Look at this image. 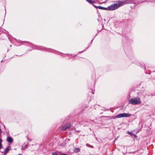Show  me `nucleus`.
<instances>
[{"label":"nucleus","mask_w":155,"mask_h":155,"mask_svg":"<svg viewBox=\"0 0 155 155\" xmlns=\"http://www.w3.org/2000/svg\"><path fill=\"white\" fill-rule=\"evenodd\" d=\"M123 5V2L121 1H118L114 5H111L107 8L108 10H113L116 9L122 6Z\"/></svg>","instance_id":"nucleus-1"},{"label":"nucleus","mask_w":155,"mask_h":155,"mask_svg":"<svg viewBox=\"0 0 155 155\" xmlns=\"http://www.w3.org/2000/svg\"><path fill=\"white\" fill-rule=\"evenodd\" d=\"M129 102L133 105H137L141 103L140 98L138 97H135L129 100Z\"/></svg>","instance_id":"nucleus-2"},{"label":"nucleus","mask_w":155,"mask_h":155,"mask_svg":"<svg viewBox=\"0 0 155 155\" xmlns=\"http://www.w3.org/2000/svg\"><path fill=\"white\" fill-rule=\"evenodd\" d=\"M71 126V124L69 123L66 124L64 126L62 127V130L64 131L68 129H69Z\"/></svg>","instance_id":"nucleus-3"},{"label":"nucleus","mask_w":155,"mask_h":155,"mask_svg":"<svg viewBox=\"0 0 155 155\" xmlns=\"http://www.w3.org/2000/svg\"><path fill=\"white\" fill-rule=\"evenodd\" d=\"M7 141L9 143H11L13 142V140L12 138L8 136L7 138Z\"/></svg>","instance_id":"nucleus-4"},{"label":"nucleus","mask_w":155,"mask_h":155,"mask_svg":"<svg viewBox=\"0 0 155 155\" xmlns=\"http://www.w3.org/2000/svg\"><path fill=\"white\" fill-rule=\"evenodd\" d=\"M11 149V147L10 146H8V147L6 148L4 152V154L5 155L7 152Z\"/></svg>","instance_id":"nucleus-5"},{"label":"nucleus","mask_w":155,"mask_h":155,"mask_svg":"<svg viewBox=\"0 0 155 155\" xmlns=\"http://www.w3.org/2000/svg\"><path fill=\"white\" fill-rule=\"evenodd\" d=\"M124 4H130V3H133L132 2L131 0H125L124 1ZM134 4H136V3H134Z\"/></svg>","instance_id":"nucleus-6"},{"label":"nucleus","mask_w":155,"mask_h":155,"mask_svg":"<svg viewBox=\"0 0 155 155\" xmlns=\"http://www.w3.org/2000/svg\"><path fill=\"white\" fill-rule=\"evenodd\" d=\"M132 115L131 114L128 113H123V117H129L130 116Z\"/></svg>","instance_id":"nucleus-7"},{"label":"nucleus","mask_w":155,"mask_h":155,"mask_svg":"<svg viewBox=\"0 0 155 155\" xmlns=\"http://www.w3.org/2000/svg\"><path fill=\"white\" fill-rule=\"evenodd\" d=\"M94 6L96 8H98L99 9H102V10H107V8L104 7H102V6H97V7H96L95 6Z\"/></svg>","instance_id":"nucleus-8"},{"label":"nucleus","mask_w":155,"mask_h":155,"mask_svg":"<svg viewBox=\"0 0 155 155\" xmlns=\"http://www.w3.org/2000/svg\"><path fill=\"white\" fill-rule=\"evenodd\" d=\"M116 117L117 118H120L123 117V113L120 114H117L116 116Z\"/></svg>","instance_id":"nucleus-9"},{"label":"nucleus","mask_w":155,"mask_h":155,"mask_svg":"<svg viewBox=\"0 0 155 155\" xmlns=\"http://www.w3.org/2000/svg\"><path fill=\"white\" fill-rule=\"evenodd\" d=\"M80 149L78 147L75 148L74 149V151L75 152L78 153L80 152Z\"/></svg>","instance_id":"nucleus-10"},{"label":"nucleus","mask_w":155,"mask_h":155,"mask_svg":"<svg viewBox=\"0 0 155 155\" xmlns=\"http://www.w3.org/2000/svg\"><path fill=\"white\" fill-rule=\"evenodd\" d=\"M87 2L90 4H93L94 3V2L91 0H86Z\"/></svg>","instance_id":"nucleus-11"},{"label":"nucleus","mask_w":155,"mask_h":155,"mask_svg":"<svg viewBox=\"0 0 155 155\" xmlns=\"http://www.w3.org/2000/svg\"><path fill=\"white\" fill-rule=\"evenodd\" d=\"M86 145L87 147H91V148H94V147L93 146L90 145L89 144H86Z\"/></svg>","instance_id":"nucleus-12"},{"label":"nucleus","mask_w":155,"mask_h":155,"mask_svg":"<svg viewBox=\"0 0 155 155\" xmlns=\"http://www.w3.org/2000/svg\"><path fill=\"white\" fill-rule=\"evenodd\" d=\"M52 155H58L57 153L55 152H54L52 153Z\"/></svg>","instance_id":"nucleus-13"},{"label":"nucleus","mask_w":155,"mask_h":155,"mask_svg":"<svg viewBox=\"0 0 155 155\" xmlns=\"http://www.w3.org/2000/svg\"><path fill=\"white\" fill-rule=\"evenodd\" d=\"M127 133L130 135H132L133 134L132 132H128Z\"/></svg>","instance_id":"nucleus-14"},{"label":"nucleus","mask_w":155,"mask_h":155,"mask_svg":"<svg viewBox=\"0 0 155 155\" xmlns=\"http://www.w3.org/2000/svg\"><path fill=\"white\" fill-rule=\"evenodd\" d=\"M133 136H134V137L135 138H137V136L135 134H133Z\"/></svg>","instance_id":"nucleus-15"},{"label":"nucleus","mask_w":155,"mask_h":155,"mask_svg":"<svg viewBox=\"0 0 155 155\" xmlns=\"http://www.w3.org/2000/svg\"><path fill=\"white\" fill-rule=\"evenodd\" d=\"M0 141H1V143L2 142V140L1 139ZM1 146H2V144L1 143Z\"/></svg>","instance_id":"nucleus-16"},{"label":"nucleus","mask_w":155,"mask_h":155,"mask_svg":"<svg viewBox=\"0 0 155 155\" xmlns=\"http://www.w3.org/2000/svg\"><path fill=\"white\" fill-rule=\"evenodd\" d=\"M27 140L30 141H31V140L29 139L28 137H27Z\"/></svg>","instance_id":"nucleus-17"},{"label":"nucleus","mask_w":155,"mask_h":155,"mask_svg":"<svg viewBox=\"0 0 155 155\" xmlns=\"http://www.w3.org/2000/svg\"><path fill=\"white\" fill-rule=\"evenodd\" d=\"M25 147H26V148H27L28 147H27V145H25Z\"/></svg>","instance_id":"nucleus-18"},{"label":"nucleus","mask_w":155,"mask_h":155,"mask_svg":"<svg viewBox=\"0 0 155 155\" xmlns=\"http://www.w3.org/2000/svg\"><path fill=\"white\" fill-rule=\"evenodd\" d=\"M137 4H139V3H140V2H137Z\"/></svg>","instance_id":"nucleus-19"},{"label":"nucleus","mask_w":155,"mask_h":155,"mask_svg":"<svg viewBox=\"0 0 155 155\" xmlns=\"http://www.w3.org/2000/svg\"><path fill=\"white\" fill-rule=\"evenodd\" d=\"M83 51H80L79 52V53H81V52H83Z\"/></svg>","instance_id":"nucleus-20"},{"label":"nucleus","mask_w":155,"mask_h":155,"mask_svg":"<svg viewBox=\"0 0 155 155\" xmlns=\"http://www.w3.org/2000/svg\"><path fill=\"white\" fill-rule=\"evenodd\" d=\"M140 2V3H142V2Z\"/></svg>","instance_id":"nucleus-21"},{"label":"nucleus","mask_w":155,"mask_h":155,"mask_svg":"<svg viewBox=\"0 0 155 155\" xmlns=\"http://www.w3.org/2000/svg\"><path fill=\"white\" fill-rule=\"evenodd\" d=\"M2 62V61H1V62Z\"/></svg>","instance_id":"nucleus-22"},{"label":"nucleus","mask_w":155,"mask_h":155,"mask_svg":"<svg viewBox=\"0 0 155 155\" xmlns=\"http://www.w3.org/2000/svg\"><path fill=\"white\" fill-rule=\"evenodd\" d=\"M3 126L4 127H5V126L3 125Z\"/></svg>","instance_id":"nucleus-23"},{"label":"nucleus","mask_w":155,"mask_h":155,"mask_svg":"<svg viewBox=\"0 0 155 155\" xmlns=\"http://www.w3.org/2000/svg\"><path fill=\"white\" fill-rule=\"evenodd\" d=\"M0 134H1V132L0 133Z\"/></svg>","instance_id":"nucleus-24"}]
</instances>
